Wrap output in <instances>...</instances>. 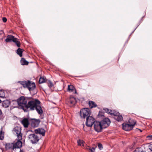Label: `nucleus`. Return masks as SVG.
<instances>
[{"label":"nucleus","mask_w":152,"mask_h":152,"mask_svg":"<svg viewBox=\"0 0 152 152\" xmlns=\"http://www.w3.org/2000/svg\"><path fill=\"white\" fill-rule=\"evenodd\" d=\"M40 102L37 99L29 101V108L30 110H36L37 113L41 115L43 113L42 107L40 105Z\"/></svg>","instance_id":"f257e3e1"},{"label":"nucleus","mask_w":152,"mask_h":152,"mask_svg":"<svg viewBox=\"0 0 152 152\" xmlns=\"http://www.w3.org/2000/svg\"><path fill=\"white\" fill-rule=\"evenodd\" d=\"M17 102L19 106L24 111L28 110V103L27 104V101L24 96L20 97L17 99Z\"/></svg>","instance_id":"f03ea898"},{"label":"nucleus","mask_w":152,"mask_h":152,"mask_svg":"<svg viewBox=\"0 0 152 152\" xmlns=\"http://www.w3.org/2000/svg\"><path fill=\"white\" fill-rule=\"evenodd\" d=\"M91 112L90 108H84L80 110V115L81 118H87V117L90 116Z\"/></svg>","instance_id":"7ed1b4c3"},{"label":"nucleus","mask_w":152,"mask_h":152,"mask_svg":"<svg viewBox=\"0 0 152 152\" xmlns=\"http://www.w3.org/2000/svg\"><path fill=\"white\" fill-rule=\"evenodd\" d=\"M77 100L75 98L72 96H70L66 99L65 103L69 107H73L76 104Z\"/></svg>","instance_id":"20e7f679"},{"label":"nucleus","mask_w":152,"mask_h":152,"mask_svg":"<svg viewBox=\"0 0 152 152\" xmlns=\"http://www.w3.org/2000/svg\"><path fill=\"white\" fill-rule=\"evenodd\" d=\"M5 41L6 42H13L15 43L17 47H20V43L18 39L15 37L13 35H8L5 40Z\"/></svg>","instance_id":"39448f33"},{"label":"nucleus","mask_w":152,"mask_h":152,"mask_svg":"<svg viewBox=\"0 0 152 152\" xmlns=\"http://www.w3.org/2000/svg\"><path fill=\"white\" fill-rule=\"evenodd\" d=\"M21 127L20 126H16L13 128L12 132L17 137L16 139H22L23 134L21 133Z\"/></svg>","instance_id":"423d86ee"},{"label":"nucleus","mask_w":152,"mask_h":152,"mask_svg":"<svg viewBox=\"0 0 152 152\" xmlns=\"http://www.w3.org/2000/svg\"><path fill=\"white\" fill-rule=\"evenodd\" d=\"M40 122V121L39 119L29 118V125H30L31 127L34 128L37 127Z\"/></svg>","instance_id":"0eeeda50"},{"label":"nucleus","mask_w":152,"mask_h":152,"mask_svg":"<svg viewBox=\"0 0 152 152\" xmlns=\"http://www.w3.org/2000/svg\"><path fill=\"white\" fill-rule=\"evenodd\" d=\"M96 121L94 117L92 116H90L86 118V124L87 126L91 127Z\"/></svg>","instance_id":"6e6552de"},{"label":"nucleus","mask_w":152,"mask_h":152,"mask_svg":"<svg viewBox=\"0 0 152 152\" xmlns=\"http://www.w3.org/2000/svg\"><path fill=\"white\" fill-rule=\"evenodd\" d=\"M95 130L97 132H101L103 129L100 121H96L94 124Z\"/></svg>","instance_id":"1a4fd4ad"},{"label":"nucleus","mask_w":152,"mask_h":152,"mask_svg":"<svg viewBox=\"0 0 152 152\" xmlns=\"http://www.w3.org/2000/svg\"><path fill=\"white\" fill-rule=\"evenodd\" d=\"M103 129H105L109 126L110 123V121L108 118H104L101 121Z\"/></svg>","instance_id":"9d476101"},{"label":"nucleus","mask_w":152,"mask_h":152,"mask_svg":"<svg viewBox=\"0 0 152 152\" xmlns=\"http://www.w3.org/2000/svg\"><path fill=\"white\" fill-rule=\"evenodd\" d=\"M36 88V86L35 83L29 80V91H31H31H33V93L31 94L32 95H34L37 93V91H35Z\"/></svg>","instance_id":"9b49d317"},{"label":"nucleus","mask_w":152,"mask_h":152,"mask_svg":"<svg viewBox=\"0 0 152 152\" xmlns=\"http://www.w3.org/2000/svg\"><path fill=\"white\" fill-rule=\"evenodd\" d=\"M132 125H130L128 122L124 123L122 124L123 129L126 131H128L132 130L133 128Z\"/></svg>","instance_id":"f8f14e48"},{"label":"nucleus","mask_w":152,"mask_h":152,"mask_svg":"<svg viewBox=\"0 0 152 152\" xmlns=\"http://www.w3.org/2000/svg\"><path fill=\"white\" fill-rule=\"evenodd\" d=\"M29 136V139L33 144L36 143L39 140L37 136L34 134H31Z\"/></svg>","instance_id":"ddd939ff"},{"label":"nucleus","mask_w":152,"mask_h":152,"mask_svg":"<svg viewBox=\"0 0 152 152\" xmlns=\"http://www.w3.org/2000/svg\"><path fill=\"white\" fill-rule=\"evenodd\" d=\"M34 132L36 134H39L42 136H44L45 135V130L43 128H38L35 129Z\"/></svg>","instance_id":"4468645a"},{"label":"nucleus","mask_w":152,"mask_h":152,"mask_svg":"<svg viewBox=\"0 0 152 152\" xmlns=\"http://www.w3.org/2000/svg\"><path fill=\"white\" fill-rule=\"evenodd\" d=\"M20 123L25 128H27L28 126V118H24L20 121Z\"/></svg>","instance_id":"2eb2a0df"},{"label":"nucleus","mask_w":152,"mask_h":152,"mask_svg":"<svg viewBox=\"0 0 152 152\" xmlns=\"http://www.w3.org/2000/svg\"><path fill=\"white\" fill-rule=\"evenodd\" d=\"M68 91L69 92H72L73 94H77L76 89L72 85L68 86Z\"/></svg>","instance_id":"dca6fc26"},{"label":"nucleus","mask_w":152,"mask_h":152,"mask_svg":"<svg viewBox=\"0 0 152 152\" xmlns=\"http://www.w3.org/2000/svg\"><path fill=\"white\" fill-rule=\"evenodd\" d=\"M133 152H147L145 147L142 146L140 148H137Z\"/></svg>","instance_id":"f3484780"},{"label":"nucleus","mask_w":152,"mask_h":152,"mask_svg":"<svg viewBox=\"0 0 152 152\" xmlns=\"http://www.w3.org/2000/svg\"><path fill=\"white\" fill-rule=\"evenodd\" d=\"M17 141L14 143V145L15 147V149L16 148H20L22 146V143L21 140H22L17 139Z\"/></svg>","instance_id":"a211bd4d"},{"label":"nucleus","mask_w":152,"mask_h":152,"mask_svg":"<svg viewBox=\"0 0 152 152\" xmlns=\"http://www.w3.org/2000/svg\"><path fill=\"white\" fill-rule=\"evenodd\" d=\"M5 148L7 149H11L14 150L15 149V147L14 145V143H10L6 144L5 146Z\"/></svg>","instance_id":"6ab92c4d"},{"label":"nucleus","mask_w":152,"mask_h":152,"mask_svg":"<svg viewBox=\"0 0 152 152\" xmlns=\"http://www.w3.org/2000/svg\"><path fill=\"white\" fill-rule=\"evenodd\" d=\"M19 83L22 85L23 87L27 88L28 89V80L23 81H20Z\"/></svg>","instance_id":"aec40b11"},{"label":"nucleus","mask_w":152,"mask_h":152,"mask_svg":"<svg viewBox=\"0 0 152 152\" xmlns=\"http://www.w3.org/2000/svg\"><path fill=\"white\" fill-rule=\"evenodd\" d=\"M88 104L90 109L94 108L97 107V105L96 103L93 101H89Z\"/></svg>","instance_id":"412c9836"},{"label":"nucleus","mask_w":152,"mask_h":152,"mask_svg":"<svg viewBox=\"0 0 152 152\" xmlns=\"http://www.w3.org/2000/svg\"><path fill=\"white\" fill-rule=\"evenodd\" d=\"M47 80L45 77L41 76L39 80V84H42L44 83H46Z\"/></svg>","instance_id":"4be33fe9"},{"label":"nucleus","mask_w":152,"mask_h":152,"mask_svg":"<svg viewBox=\"0 0 152 152\" xmlns=\"http://www.w3.org/2000/svg\"><path fill=\"white\" fill-rule=\"evenodd\" d=\"M10 104V102L8 100H5L2 103V106L5 108L8 107Z\"/></svg>","instance_id":"5701e85b"},{"label":"nucleus","mask_w":152,"mask_h":152,"mask_svg":"<svg viewBox=\"0 0 152 152\" xmlns=\"http://www.w3.org/2000/svg\"><path fill=\"white\" fill-rule=\"evenodd\" d=\"M20 63L22 65H27L28 64V62L26 61L25 58H22L20 60Z\"/></svg>","instance_id":"b1692460"},{"label":"nucleus","mask_w":152,"mask_h":152,"mask_svg":"<svg viewBox=\"0 0 152 152\" xmlns=\"http://www.w3.org/2000/svg\"><path fill=\"white\" fill-rule=\"evenodd\" d=\"M128 122L130 125H132V127L133 128L136 124V121L133 119H130Z\"/></svg>","instance_id":"393cba45"},{"label":"nucleus","mask_w":152,"mask_h":152,"mask_svg":"<svg viewBox=\"0 0 152 152\" xmlns=\"http://www.w3.org/2000/svg\"><path fill=\"white\" fill-rule=\"evenodd\" d=\"M114 118L118 121H121L123 120L122 116L120 114L119 115L115 117Z\"/></svg>","instance_id":"a878e982"},{"label":"nucleus","mask_w":152,"mask_h":152,"mask_svg":"<svg viewBox=\"0 0 152 152\" xmlns=\"http://www.w3.org/2000/svg\"><path fill=\"white\" fill-rule=\"evenodd\" d=\"M23 50L22 49L19 48L16 50V53L20 57L22 56V53Z\"/></svg>","instance_id":"bb28decb"},{"label":"nucleus","mask_w":152,"mask_h":152,"mask_svg":"<svg viewBox=\"0 0 152 152\" xmlns=\"http://www.w3.org/2000/svg\"><path fill=\"white\" fill-rule=\"evenodd\" d=\"M46 83L48 84V87L51 88L53 86V85L52 82L50 80H47Z\"/></svg>","instance_id":"cd10ccee"},{"label":"nucleus","mask_w":152,"mask_h":152,"mask_svg":"<svg viewBox=\"0 0 152 152\" xmlns=\"http://www.w3.org/2000/svg\"><path fill=\"white\" fill-rule=\"evenodd\" d=\"M147 152H152V144H150L148 148H146Z\"/></svg>","instance_id":"c85d7f7f"},{"label":"nucleus","mask_w":152,"mask_h":152,"mask_svg":"<svg viewBox=\"0 0 152 152\" xmlns=\"http://www.w3.org/2000/svg\"><path fill=\"white\" fill-rule=\"evenodd\" d=\"M110 115H113L115 117L120 115V113L118 112L112 110V112L110 113Z\"/></svg>","instance_id":"c756f323"},{"label":"nucleus","mask_w":152,"mask_h":152,"mask_svg":"<svg viewBox=\"0 0 152 152\" xmlns=\"http://www.w3.org/2000/svg\"><path fill=\"white\" fill-rule=\"evenodd\" d=\"M4 137V132L2 130H0V140H3Z\"/></svg>","instance_id":"7c9ffc66"},{"label":"nucleus","mask_w":152,"mask_h":152,"mask_svg":"<svg viewBox=\"0 0 152 152\" xmlns=\"http://www.w3.org/2000/svg\"><path fill=\"white\" fill-rule=\"evenodd\" d=\"M84 143L83 140H82L79 139L77 141V143L78 145L81 146L82 145H83Z\"/></svg>","instance_id":"2f4dec72"},{"label":"nucleus","mask_w":152,"mask_h":152,"mask_svg":"<svg viewBox=\"0 0 152 152\" xmlns=\"http://www.w3.org/2000/svg\"><path fill=\"white\" fill-rule=\"evenodd\" d=\"M103 110L105 111V112L110 114V113L112 112V110H109L107 108H104L103 109Z\"/></svg>","instance_id":"473e14b6"},{"label":"nucleus","mask_w":152,"mask_h":152,"mask_svg":"<svg viewBox=\"0 0 152 152\" xmlns=\"http://www.w3.org/2000/svg\"><path fill=\"white\" fill-rule=\"evenodd\" d=\"M0 97L2 98L5 97V94L3 91L0 90Z\"/></svg>","instance_id":"72a5a7b5"},{"label":"nucleus","mask_w":152,"mask_h":152,"mask_svg":"<svg viewBox=\"0 0 152 152\" xmlns=\"http://www.w3.org/2000/svg\"><path fill=\"white\" fill-rule=\"evenodd\" d=\"M104 113L102 111H99V113L98 115L99 116L102 117L103 116Z\"/></svg>","instance_id":"f704fd0d"},{"label":"nucleus","mask_w":152,"mask_h":152,"mask_svg":"<svg viewBox=\"0 0 152 152\" xmlns=\"http://www.w3.org/2000/svg\"><path fill=\"white\" fill-rule=\"evenodd\" d=\"M98 146L100 150L103 148L102 145L101 143H98Z\"/></svg>","instance_id":"c9c22d12"},{"label":"nucleus","mask_w":152,"mask_h":152,"mask_svg":"<svg viewBox=\"0 0 152 152\" xmlns=\"http://www.w3.org/2000/svg\"><path fill=\"white\" fill-rule=\"evenodd\" d=\"M89 150L91 152H94L95 151V148L92 147L91 148H90Z\"/></svg>","instance_id":"e433bc0d"},{"label":"nucleus","mask_w":152,"mask_h":152,"mask_svg":"<svg viewBox=\"0 0 152 152\" xmlns=\"http://www.w3.org/2000/svg\"><path fill=\"white\" fill-rule=\"evenodd\" d=\"M2 20L5 23L7 21V19L5 17H3L2 18Z\"/></svg>","instance_id":"4c0bfd02"},{"label":"nucleus","mask_w":152,"mask_h":152,"mask_svg":"<svg viewBox=\"0 0 152 152\" xmlns=\"http://www.w3.org/2000/svg\"><path fill=\"white\" fill-rule=\"evenodd\" d=\"M29 63H33L35 65H36L37 64V63H36V61L35 60H34V61H29Z\"/></svg>","instance_id":"58836bf2"},{"label":"nucleus","mask_w":152,"mask_h":152,"mask_svg":"<svg viewBox=\"0 0 152 152\" xmlns=\"http://www.w3.org/2000/svg\"><path fill=\"white\" fill-rule=\"evenodd\" d=\"M2 113L1 110L0 109V117L2 116Z\"/></svg>","instance_id":"ea45409f"},{"label":"nucleus","mask_w":152,"mask_h":152,"mask_svg":"<svg viewBox=\"0 0 152 152\" xmlns=\"http://www.w3.org/2000/svg\"><path fill=\"white\" fill-rule=\"evenodd\" d=\"M4 33V32L2 30L0 31V35Z\"/></svg>","instance_id":"a19ab883"},{"label":"nucleus","mask_w":152,"mask_h":152,"mask_svg":"<svg viewBox=\"0 0 152 152\" xmlns=\"http://www.w3.org/2000/svg\"><path fill=\"white\" fill-rule=\"evenodd\" d=\"M83 130L84 131H86V130L85 129L84 126H83Z\"/></svg>","instance_id":"79ce46f5"},{"label":"nucleus","mask_w":152,"mask_h":152,"mask_svg":"<svg viewBox=\"0 0 152 152\" xmlns=\"http://www.w3.org/2000/svg\"><path fill=\"white\" fill-rule=\"evenodd\" d=\"M148 137H150L151 138V139H152V135L150 136H149Z\"/></svg>","instance_id":"37998d69"},{"label":"nucleus","mask_w":152,"mask_h":152,"mask_svg":"<svg viewBox=\"0 0 152 152\" xmlns=\"http://www.w3.org/2000/svg\"><path fill=\"white\" fill-rule=\"evenodd\" d=\"M19 152H24L23 150H20Z\"/></svg>","instance_id":"c03bdc74"},{"label":"nucleus","mask_w":152,"mask_h":152,"mask_svg":"<svg viewBox=\"0 0 152 152\" xmlns=\"http://www.w3.org/2000/svg\"><path fill=\"white\" fill-rule=\"evenodd\" d=\"M29 131H31V132H32V130H29Z\"/></svg>","instance_id":"a18cd8bd"},{"label":"nucleus","mask_w":152,"mask_h":152,"mask_svg":"<svg viewBox=\"0 0 152 152\" xmlns=\"http://www.w3.org/2000/svg\"><path fill=\"white\" fill-rule=\"evenodd\" d=\"M1 99H0V103H1Z\"/></svg>","instance_id":"49530a36"},{"label":"nucleus","mask_w":152,"mask_h":152,"mask_svg":"<svg viewBox=\"0 0 152 152\" xmlns=\"http://www.w3.org/2000/svg\"><path fill=\"white\" fill-rule=\"evenodd\" d=\"M30 97L29 98V99H30Z\"/></svg>","instance_id":"de8ad7c7"}]
</instances>
